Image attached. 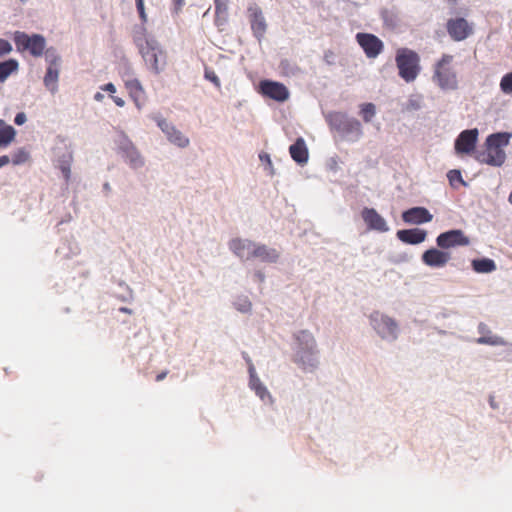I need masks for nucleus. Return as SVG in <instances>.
<instances>
[{
    "instance_id": "2",
    "label": "nucleus",
    "mask_w": 512,
    "mask_h": 512,
    "mask_svg": "<svg viewBox=\"0 0 512 512\" xmlns=\"http://www.w3.org/2000/svg\"><path fill=\"white\" fill-rule=\"evenodd\" d=\"M134 40L146 65L158 74L166 65V53L153 39L135 36Z\"/></svg>"
},
{
    "instance_id": "48",
    "label": "nucleus",
    "mask_w": 512,
    "mask_h": 512,
    "mask_svg": "<svg viewBox=\"0 0 512 512\" xmlns=\"http://www.w3.org/2000/svg\"><path fill=\"white\" fill-rule=\"evenodd\" d=\"M262 161H267L269 164H271V160L268 154H263L259 156Z\"/></svg>"
},
{
    "instance_id": "34",
    "label": "nucleus",
    "mask_w": 512,
    "mask_h": 512,
    "mask_svg": "<svg viewBox=\"0 0 512 512\" xmlns=\"http://www.w3.org/2000/svg\"><path fill=\"white\" fill-rule=\"evenodd\" d=\"M447 177L452 186H455L456 183H459L463 186L466 185V182L463 180L461 172L459 170H450L447 174Z\"/></svg>"
},
{
    "instance_id": "26",
    "label": "nucleus",
    "mask_w": 512,
    "mask_h": 512,
    "mask_svg": "<svg viewBox=\"0 0 512 512\" xmlns=\"http://www.w3.org/2000/svg\"><path fill=\"white\" fill-rule=\"evenodd\" d=\"M249 373H250V387L255 391V393L261 398L264 399L266 395H268V391L266 387L261 383L260 379L257 377L255 368L252 363L249 364Z\"/></svg>"
},
{
    "instance_id": "52",
    "label": "nucleus",
    "mask_w": 512,
    "mask_h": 512,
    "mask_svg": "<svg viewBox=\"0 0 512 512\" xmlns=\"http://www.w3.org/2000/svg\"><path fill=\"white\" fill-rule=\"evenodd\" d=\"M251 307L250 303L245 304L242 308H240L241 311H248Z\"/></svg>"
},
{
    "instance_id": "12",
    "label": "nucleus",
    "mask_w": 512,
    "mask_h": 512,
    "mask_svg": "<svg viewBox=\"0 0 512 512\" xmlns=\"http://www.w3.org/2000/svg\"><path fill=\"white\" fill-rule=\"evenodd\" d=\"M260 92L263 96L277 102L286 101L290 95L289 90L284 84L271 80H263L260 82Z\"/></svg>"
},
{
    "instance_id": "10",
    "label": "nucleus",
    "mask_w": 512,
    "mask_h": 512,
    "mask_svg": "<svg viewBox=\"0 0 512 512\" xmlns=\"http://www.w3.org/2000/svg\"><path fill=\"white\" fill-rule=\"evenodd\" d=\"M479 132L476 128L462 131L455 140V152L459 155L475 151Z\"/></svg>"
},
{
    "instance_id": "1",
    "label": "nucleus",
    "mask_w": 512,
    "mask_h": 512,
    "mask_svg": "<svg viewBox=\"0 0 512 512\" xmlns=\"http://www.w3.org/2000/svg\"><path fill=\"white\" fill-rule=\"evenodd\" d=\"M511 134L499 132L489 135L486 138V151L476 152L474 158L482 164L490 166H501L506 159L504 148L509 145Z\"/></svg>"
},
{
    "instance_id": "9",
    "label": "nucleus",
    "mask_w": 512,
    "mask_h": 512,
    "mask_svg": "<svg viewBox=\"0 0 512 512\" xmlns=\"http://www.w3.org/2000/svg\"><path fill=\"white\" fill-rule=\"evenodd\" d=\"M371 321L374 329L382 338L396 339L398 326L392 318L380 313H374L371 316Z\"/></svg>"
},
{
    "instance_id": "5",
    "label": "nucleus",
    "mask_w": 512,
    "mask_h": 512,
    "mask_svg": "<svg viewBox=\"0 0 512 512\" xmlns=\"http://www.w3.org/2000/svg\"><path fill=\"white\" fill-rule=\"evenodd\" d=\"M328 122L332 128L342 134H355L358 138L362 135L361 123L342 112H333L328 116Z\"/></svg>"
},
{
    "instance_id": "18",
    "label": "nucleus",
    "mask_w": 512,
    "mask_h": 512,
    "mask_svg": "<svg viewBox=\"0 0 512 512\" xmlns=\"http://www.w3.org/2000/svg\"><path fill=\"white\" fill-rule=\"evenodd\" d=\"M124 85L137 108L141 109L146 101V94L140 81L136 78L126 79Z\"/></svg>"
},
{
    "instance_id": "35",
    "label": "nucleus",
    "mask_w": 512,
    "mask_h": 512,
    "mask_svg": "<svg viewBox=\"0 0 512 512\" xmlns=\"http://www.w3.org/2000/svg\"><path fill=\"white\" fill-rule=\"evenodd\" d=\"M216 16H226L228 11V0H214Z\"/></svg>"
},
{
    "instance_id": "53",
    "label": "nucleus",
    "mask_w": 512,
    "mask_h": 512,
    "mask_svg": "<svg viewBox=\"0 0 512 512\" xmlns=\"http://www.w3.org/2000/svg\"><path fill=\"white\" fill-rule=\"evenodd\" d=\"M309 366L314 367L315 366V359H309Z\"/></svg>"
},
{
    "instance_id": "40",
    "label": "nucleus",
    "mask_w": 512,
    "mask_h": 512,
    "mask_svg": "<svg viewBox=\"0 0 512 512\" xmlns=\"http://www.w3.org/2000/svg\"><path fill=\"white\" fill-rule=\"evenodd\" d=\"M136 7L142 22L145 23L147 21V15L145 13L144 1L136 0Z\"/></svg>"
},
{
    "instance_id": "13",
    "label": "nucleus",
    "mask_w": 512,
    "mask_h": 512,
    "mask_svg": "<svg viewBox=\"0 0 512 512\" xmlns=\"http://www.w3.org/2000/svg\"><path fill=\"white\" fill-rule=\"evenodd\" d=\"M248 18L251 25L253 35L261 41L267 30V23L263 16L262 10L256 4L248 7Z\"/></svg>"
},
{
    "instance_id": "51",
    "label": "nucleus",
    "mask_w": 512,
    "mask_h": 512,
    "mask_svg": "<svg viewBox=\"0 0 512 512\" xmlns=\"http://www.w3.org/2000/svg\"><path fill=\"white\" fill-rule=\"evenodd\" d=\"M184 4V0H175V5L177 8H181V6Z\"/></svg>"
},
{
    "instance_id": "42",
    "label": "nucleus",
    "mask_w": 512,
    "mask_h": 512,
    "mask_svg": "<svg viewBox=\"0 0 512 512\" xmlns=\"http://www.w3.org/2000/svg\"><path fill=\"white\" fill-rule=\"evenodd\" d=\"M26 120H27V118H26L25 113L21 112L15 116L14 122L17 125H22L26 122Z\"/></svg>"
},
{
    "instance_id": "24",
    "label": "nucleus",
    "mask_w": 512,
    "mask_h": 512,
    "mask_svg": "<svg viewBox=\"0 0 512 512\" xmlns=\"http://www.w3.org/2000/svg\"><path fill=\"white\" fill-rule=\"evenodd\" d=\"M289 153L291 158L298 164H305L308 161L309 153L302 137L297 138L289 147Z\"/></svg>"
},
{
    "instance_id": "41",
    "label": "nucleus",
    "mask_w": 512,
    "mask_h": 512,
    "mask_svg": "<svg viewBox=\"0 0 512 512\" xmlns=\"http://www.w3.org/2000/svg\"><path fill=\"white\" fill-rule=\"evenodd\" d=\"M323 59H324L326 64L334 65L335 64V59H336V54L332 50H327V51L324 52Z\"/></svg>"
},
{
    "instance_id": "17",
    "label": "nucleus",
    "mask_w": 512,
    "mask_h": 512,
    "mask_svg": "<svg viewBox=\"0 0 512 512\" xmlns=\"http://www.w3.org/2000/svg\"><path fill=\"white\" fill-rule=\"evenodd\" d=\"M158 126L166 134L168 140L172 144L180 148H185L189 145V138L186 137L181 131L176 129L173 125L168 123L165 119H160L158 121Z\"/></svg>"
},
{
    "instance_id": "15",
    "label": "nucleus",
    "mask_w": 512,
    "mask_h": 512,
    "mask_svg": "<svg viewBox=\"0 0 512 512\" xmlns=\"http://www.w3.org/2000/svg\"><path fill=\"white\" fill-rule=\"evenodd\" d=\"M119 149L122 157L130 165L131 168L138 169L144 165L142 156L130 140L125 139L120 144Z\"/></svg>"
},
{
    "instance_id": "44",
    "label": "nucleus",
    "mask_w": 512,
    "mask_h": 512,
    "mask_svg": "<svg viewBox=\"0 0 512 512\" xmlns=\"http://www.w3.org/2000/svg\"><path fill=\"white\" fill-rule=\"evenodd\" d=\"M111 97H112V100L114 101V103L118 107H123L125 105V101L122 98L117 97V96H111Z\"/></svg>"
},
{
    "instance_id": "16",
    "label": "nucleus",
    "mask_w": 512,
    "mask_h": 512,
    "mask_svg": "<svg viewBox=\"0 0 512 512\" xmlns=\"http://www.w3.org/2000/svg\"><path fill=\"white\" fill-rule=\"evenodd\" d=\"M450 259L451 255L449 252L436 248L428 249L422 254V262L433 268L444 267Z\"/></svg>"
},
{
    "instance_id": "32",
    "label": "nucleus",
    "mask_w": 512,
    "mask_h": 512,
    "mask_svg": "<svg viewBox=\"0 0 512 512\" xmlns=\"http://www.w3.org/2000/svg\"><path fill=\"white\" fill-rule=\"evenodd\" d=\"M360 113L365 122H370L375 115V105L372 103L363 104Z\"/></svg>"
},
{
    "instance_id": "43",
    "label": "nucleus",
    "mask_w": 512,
    "mask_h": 512,
    "mask_svg": "<svg viewBox=\"0 0 512 512\" xmlns=\"http://www.w3.org/2000/svg\"><path fill=\"white\" fill-rule=\"evenodd\" d=\"M101 90L109 92L110 94H113L116 92V87L113 83H107L100 87Z\"/></svg>"
},
{
    "instance_id": "31",
    "label": "nucleus",
    "mask_w": 512,
    "mask_h": 512,
    "mask_svg": "<svg viewBox=\"0 0 512 512\" xmlns=\"http://www.w3.org/2000/svg\"><path fill=\"white\" fill-rule=\"evenodd\" d=\"M500 89L504 94L512 95V71L502 77Z\"/></svg>"
},
{
    "instance_id": "38",
    "label": "nucleus",
    "mask_w": 512,
    "mask_h": 512,
    "mask_svg": "<svg viewBox=\"0 0 512 512\" xmlns=\"http://www.w3.org/2000/svg\"><path fill=\"white\" fill-rule=\"evenodd\" d=\"M204 76L207 80L212 82L216 87L219 88L221 86L220 80L213 70L206 68L205 72H204Z\"/></svg>"
},
{
    "instance_id": "19",
    "label": "nucleus",
    "mask_w": 512,
    "mask_h": 512,
    "mask_svg": "<svg viewBox=\"0 0 512 512\" xmlns=\"http://www.w3.org/2000/svg\"><path fill=\"white\" fill-rule=\"evenodd\" d=\"M402 219L410 224H423L430 222L433 215L424 207H413L403 212Z\"/></svg>"
},
{
    "instance_id": "30",
    "label": "nucleus",
    "mask_w": 512,
    "mask_h": 512,
    "mask_svg": "<svg viewBox=\"0 0 512 512\" xmlns=\"http://www.w3.org/2000/svg\"><path fill=\"white\" fill-rule=\"evenodd\" d=\"M14 42L19 51L26 50L32 46V38L23 32H15Z\"/></svg>"
},
{
    "instance_id": "37",
    "label": "nucleus",
    "mask_w": 512,
    "mask_h": 512,
    "mask_svg": "<svg viewBox=\"0 0 512 512\" xmlns=\"http://www.w3.org/2000/svg\"><path fill=\"white\" fill-rule=\"evenodd\" d=\"M29 158V153L24 150H18L12 155L11 161L13 164H21L27 161Z\"/></svg>"
},
{
    "instance_id": "45",
    "label": "nucleus",
    "mask_w": 512,
    "mask_h": 512,
    "mask_svg": "<svg viewBox=\"0 0 512 512\" xmlns=\"http://www.w3.org/2000/svg\"><path fill=\"white\" fill-rule=\"evenodd\" d=\"M10 162V158L7 155H3L0 157V167L8 164Z\"/></svg>"
},
{
    "instance_id": "22",
    "label": "nucleus",
    "mask_w": 512,
    "mask_h": 512,
    "mask_svg": "<svg viewBox=\"0 0 512 512\" xmlns=\"http://www.w3.org/2000/svg\"><path fill=\"white\" fill-rule=\"evenodd\" d=\"M397 238L406 244L416 245L425 241L427 232L423 229H403L396 233Z\"/></svg>"
},
{
    "instance_id": "29",
    "label": "nucleus",
    "mask_w": 512,
    "mask_h": 512,
    "mask_svg": "<svg viewBox=\"0 0 512 512\" xmlns=\"http://www.w3.org/2000/svg\"><path fill=\"white\" fill-rule=\"evenodd\" d=\"M18 68V63L14 59L0 62V82H4Z\"/></svg>"
},
{
    "instance_id": "33",
    "label": "nucleus",
    "mask_w": 512,
    "mask_h": 512,
    "mask_svg": "<svg viewBox=\"0 0 512 512\" xmlns=\"http://www.w3.org/2000/svg\"><path fill=\"white\" fill-rule=\"evenodd\" d=\"M477 343L479 344H487V345H505L506 342L503 338L498 336H483L477 339Z\"/></svg>"
},
{
    "instance_id": "7",
    "label": "nucleus",
    "mask_w": 512,
    "mask_h": 512,
    "mask_svg": "<svg viewBox=\"0 0 512 512\" xmlns=\"http://www.w3.org/2000/svg\"><path fill=\"white\" fill-rule=\"evenodd\" d=\"M45 60L48 63L47 72L44 77V84L51 92L57 90V83L59 77V62L60 58L53 48L45 51Z\"/></svg>"
},
{
    "instance_id": "56",
    "label": "nucleus",
    "mask_w": 512,
    "mask_h": 512,
    "mask_svg": "<svg viewBox=\"0 0 512 512\" xmlns=\"http://www.w3.org/2000/svg\"><path fill=\"white\" fill-rule=\"evenodd\" d=\"M449 3H457L459 0H446Z\"/></svg>"
},
{
    "instance_id": "28",
    "label": "nucleus",
    "mask_w": 512,
    "mask_h": 512,
    "mask_svg": "<svg viewBox=\"0 0 512 512\" xmlns=\"http://www.w3.org/2000/svg\"><path fill=\"white\" fill-rule=\"evenodd\" d=\"M472 267L477 273H490L496 269V264L492 259L482 258L473 260Z\"/></svg>"
},
{
    "instance_id": "27",
    "label": "nucleus",
    "mask_w": 512,
    "mask_h": 512,
    "mask_svg": "<svg viewBox=\"0 0 512 512\" xmlns=\"http://www.w3.org/2000/svg\"><path fill=\"white\" fill-rule=\"evenodd\" d=\"M73 162V155L71 152L64 153L57 161V167L62 172L66 182L71 178V165Z\"/></svg>"
},
{
    "instance_id": "8",
    "label": "nucleus",
    "mask_w": 512,
    "mask_h": 512,
    "mask_svg": "<svg viewBox=\"0 0 512 512\" xmlns=\"http://www.w3.org/2000/svg\"><path fill=\"white\" fill-rule=\"evenodd\" d=\"M356 41L363 49L366 57L370 59H374L379 56L384 49V43L382 40L371 33H357Z\"/></svg>"
},
{
    "instance_id": "39",
    "label": "nucleus",
    "mask_w": 512,
    "mask_h": 512,
    "mask_svg": "<svg viewBox=\"0 0 512 512\" xmlns=\"http://www.w3.org/2000/svg\"><path fill=\"white\" fill-rule=\"evenodd\" d=\"M11 50V44L7 40L0 38V57L10 53Z\"/></svg>"
},
{
    "instance_id": "21",
    "label": "nucleus",
    "mask_w": 512,
    "mask_h": 512,
    "mask_svg": "<svg viewBox=\"0 0 512 512\" xmlns=\"http://www.w3.org/2000/svg\"><path fill=\"white\" fill-rule=\"evenodd\" d=\"M297 339L299 341H305V343H306L307 350L303 351V352H299L297 354V360H296L299 364H301L303 366L304 369H306L307 367H306L305 358L312 357L315 354L316 342H315V339L312 336V334L307 331H301L297 335Z\"/></svg>"
},
{
    "instance_id": "3",
    "label": "nucleus",
    "mask_w": 512,
    "mask_h": 512,
    "mask_svg": "<svg viewBox=\"0 0 512 512\" xmlns=\"http://www.w3.org/2000/svg\"><path fill=\"white\" fill-rule=\"evenodd\" d=\"M395 62L398 75L407 83L413 82L421 71L420 56L409 48L397 49Z\"/></svg>"
},
{
    "instance_id": "36",
    "label": "nucleus",
    "mask_w": 512,
    "mask_h": 512,
    "mask_svg": "<svg viewBox=\"0 0 512 512\" xmlns=\"http://www.w3.org/2000/svg\"><path fill=\"white\" fill-rule=\"evenodd\" d=\"M45 48V39L37 34H34V56H39L43 53Z\"/></svg>"
},
{
    "instance_id": "55",
    "label": "nucleus",
    "mask_w": 512,
    "mask_h": 512,
    "mask_svg": "<svg viewBox=\"0 0 512 512\" xmlns=\"http://www.w3.org/2000/svg\"><path fill=\"white\" fill-rule=\"evenodd\" d=\"M508 201H509V203H510V204H512V191H511V193L509 194Z\"/></svg>"
},
{
    "instance_id": "25",
    "label": "nucleus",
    "mask_w": 512,
    "mask_h": 512,
    "mask_svg": "<svg viewBox=\"0 0 512 512\" xmlns=\"http://www.w3.org/2000/svg\"><path fill=\"white\" fill-rule=\"evenodd\" d=\"M16 131L0 119V148L7 147L15 138Z\"/></svg>"
},
{
    "instance_id": "4",
    "label": "nucleus",
    "mask_w": 512,
    "mask_h": 512,
    "mask_svg": "<svg viewBox=\"0 0 512 512\" xmlns=\"http://www.w3.org/2000/svg\"><path fill=\"white\" fill-rule=\"evenodd\" d=\"M452 62V55L443 54L434 67L433 80L443 90H455L458 87L456 72L451 67Z\"/></svg>"
},
{
    "instance_id": "54",
    "label": "nucleus",
    "mask_w": 512,
    "mask_h": 512,
    "mask_svg": "<svg viewBox=\"0 0 512 512\" xmlns=\"http://www.w3.org/2000/svg\"><path fill=\"white\" fill-rule=\"evenodd\" d=\"M104 189L109 191L110 190V185L108 183H105L104 184Z\"/></svg>"
},
{
    "instance_id": "57",
    "label": "nucleus",
    "mask_w": 512,
    "mask_h": 512,
    "mask_svg": "<svg viewBox=\"0 0 512 512\" xmlns=\"http://www.w3.org/2000/svg\"><path fill=\"white\" fill-rule=\"evenodd\" d=\"M484 328H485V325L484 324H480V326H479L480 331H482Z\"/></svg>"
},
{
    "instance_id": "20",
    "label": "nucleus",
    "mask_w": 512,
    "mask_h": 512,
    "mask_svg": "<svg viewBox=\"0 0 512 512\" xmlns=\"http://www.w3.org/2000/svg\"><path fill=\"white\" fill-rule=\"evenodd\" d=\"M230 250L242 260H251L254 242L248 239L234 238L229 242Z\"/></svg>"
},
{
    "instance_id": "46",
    "label": "nucleus",
    "mask_w": 512,
    "mask_h": 512,
    "mask_svg": "<svg viewBox=\"0 0 512 512\" xmlns=\"http://www.w3.org/2000/svg\"><path fill=\"white\" fill-rule=\"evenodd\" d=\"M168 372L167 371H163L161 373H159L157 376H156V381L159 382V381H162L166 376H167Z\"/></svg>"
},
{
    "instance_id": "6",
    "label": "nucleus",
    "mask_w": 512,
    "mask_h": 512,
    "mask_svg": "<svg viewBox=\"0 0 512 512\" xmlns=\"http://www.w3.org/2000/svg\"><path fill=\"white\" fill-rule=\"evenodd\" d=\"M446 31L453 41L461 42L474 34V25L464 17H454L447 20Z\"/></svg>"
},
{
    "instance_id": "47",
    "label": "nucleus",
    "mask_w": 512,
    "mask_h": 512,
    "mask_svg": "<svg viewBox=\"0 0 512 512\" xmlns=\"http://www.w3.org/2000/svg\"><path fill=\"white\" fill-rule=\"evenodd\" d=\"M94 99H95L97 102H101V101L104 99V95H103L101 92H97V93L94 95Z\"/></svg>"
},
{
    "instance_id": "11",
    "label": "nucleus",
    "mask_w": 512,
    "mask_h": 512,
    "mask_svg": "<svg viewBox=\"0 0 512 512\" xmlns=\"http://www.w3.org/2000/svg\"><path fill=\"white\" fill-rule=\"evenodd\" d=\"M436 243L441 249H449L457 246H467L470 240L462 230L455 229L438 235Z\"/></svg>"
},
{
    "instance_id": "49",
    "label": "nucleus",
    "mask_w": 512,
    "mask_h": 512,
    "mask_svg": "<svg viewBox=\"0 0 512 512\" xmlns=\"http://www.w3.org/2000/svg\"><path fill=\"white\" fill-rule=\"evenodd\" d=\"M120 312H123V313H127V314H131L132 313V310L127 308V307H121L119 309Z\"/></svg>"
},
{
    "instance_id": "23",
    "label": "nucleus",
    "mask_w": 512,
    "mask_h": 512,
    "mask_svg": "<svg viewBox=\"0 0 512 512\" xmlns=\"http://www.w3.org/2000/svg\"><path fill=\"white\" fill-rule=\"evenodd\" d=\"M251 254L252 259H259L260 261L266 263H274L279 258V253L276 249L270 248L264 244H257L255 242Z\"/></svg>"
},
{
    "instance_id": "50",
    "label": "nucleus",
    "mask_w": 512,
    "mask_h": 512,
    "mask_svg": "<svg viewBox=\"0 0 512 512\" xmlns=\"http://www.w3.org/2000/svg\"><path fill=\"white\" fill-rule=\"evenodd\" d=\"M409 106L412 109H418L419 108V105L416 102L412 101V100L409 102Z\"/></svg>"
},
{
    "instance_id": "14",
    "label": "nucleus",
    "mask_w": 512,
    "mask_h": 512,
    "mask_svg": "<svg viewBox=\"0 0 512 512\" xmlns=\"http://www.w3.org/2000/svg\"><path fill=\"white\" fill-rule=\"evenodd\" d=\"M361 217L369 230L382 233L389 230L386 220L374 208L365 207L361 211Z\"/></svg>"
}]
</instances>
